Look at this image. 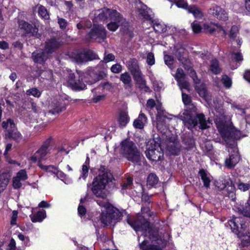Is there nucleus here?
Listing matches in <instances>:
<instances>
[{"label":"nucleus","instance_id":"nucleus-1","mask_svg":"<svg viewBox=\"0 0 250 250\" xmlns=\"http://www.w3.org/2000/svg\"><path fill=\"white\" fill-rule=\"evenodd\" d=\"M128 224L136 231L142 232L144 239L140 244L142 250H162L159 247L161 240L158 237L157 231L149 228L148 221L141 216L127 219ZM141 236L138 234V239Z\"/></svg>","mask_w":250,"mask_h":250},{"label":"nucleus","instance_id":"nucleus-2","mask_svg":"<svg viewBox=\"0 0 250 250\" xmlns=\"http://www.w3.org/2000/svg\"><path fill=\"white\" fill-rule=\"evenodd\" d=\"M217 128L221 136L228 145V151L229 155V157L225 160V166L229 169L232 168L239 162L240 159L234 140L237 138V132L234 128L228 127L224 124L218 125Z\"/></svg>","mask_w":250,"mask_h":250},{"label":"nucleus","instance_id":"nucleus-3","mask_svg":"<svg viewBox=\"0 0 250 250\" xmlns=\"http://www.w3.org/2000/svg\"><path fill=\"white\" fill-rule=\"evenodd\" d=\"M114 180L110 171L105 166H101L98 169V174L92 182V192L96 197L105 198L106 196V186Z\"/></svg>","mask_w":250,"mask_h":250},{"label":"nucleus","instance_id":"nucleus-4","mask_svg":"<svg viewBox=\"0 0 250 250\" xmlns=\"http://www.w3.org/2000/svg\"><path fill=\"white\" fill-rule=\"evenodd\" d=\"M181 120L188 129L198 126L199 129L208 128L209 122L202 113L197 114V108L192 103L186 105V109L181 116Z\"/></svg>","mask_w":250,"mask_h":250},{"label":"nucleus","instance_id":"nucleus-5","mask_svg":"<svg viewBox=\"0 0 250 250\" xmlns=\"http://www.w3.org/2000/svg\"><path fill=\"white\" fill-rule=\"evenodd\" d=\"M120 146L121 154L124 157L134 164H139L142 156L133 141L126 139L121 143Z\"/></svg>","mask_w":250,"mask_h":250},{"label":"nucleus","instance_id":"nucleus-6","mask_svg":"<svg viewBox=\"0 0 250 250\" xmlns=\"http://www.w3.org/2000/svg\"><path fill=\"white\" fill-rule=\"evenodd\" d=\"M228 224L232 231L237 234L238 237L241 239L240 245L242 247L250 245V233H243L239 230L240 226L242 229L245 227V221L243 217H233L228 221Z\"/></svg>","mask_w":250,"mask_h":250},{"label":"nucleus","instance_id":"nucleus-7","mask_svg":"<svg viewBox=\"0 0 250 250\" xmlns=\"http://www.w3.org/2000/svg\"><path fill=\"white\" fill-rule=\"evenodd\" d=\"M78 77H76L74 73L70 72L67 78L68 85L73 89L76 90H83L86 87L84 82L92 84L99 80L97 76L92 81L87 80V74L78 73Z\"/></svg>","mask_w":250,"mask_h":250},{"label":"nucleus","instance_id":"nucleus-8","mask_svg":"<svg viewBox=\"0 0 250 250\" xmlns=\"http://www.w3.org/2000/svg\"><path fill=\"white\" fill-rule=\"evenodd\" d=\"M147 158L152 162L160 161L163 157V151L160 143L153 140L146 151Z\"/></svg>","mask_w":250,"mask_h":250},{"label":"nucleus","instance_id":"nucleus-9","mask_svg":"<svg viewBox=\"0 0 250 250\" xmlns=\"http://www.w3.org/2000/svg\"><path fill=\"white\" fill-rule=\"evenodd\" d=\"M2 126L6 130L8 138L17 142H19L22 139V135L17 130L13 120L11 119H8L6 121H3L2 123Z\"/></svg>","mask_w":250,"mask_h":250},{"label":"nucleus","instance_id":"nucleus-10","mask_svg":"<svg viewBox=\"0 0 250 250\" xmlns=\"http://www.w3.org/2000/svg\"><path fill=\"white\" fill-rule=\"evenodd\" d=\"M112 16H115L117 18L119 17L118 12L116 10L104 8L98 10L95 13L93 21L94 22L104 21L105 20L109 19Z\"/></svg>","mask_w":250,"mask_h":250},{"label":"nucleus","instance_id":"nucleus-11","mask_svg":"<svg viewBox=\"0 0 250 250\" xmlns=\"http://www.w3.org/2000/svg\"><path fill=\"white\" fill-rule=\"evenodd\" d=\"M19 28L23 31L24 34L30 36L39 38L41 35L38 33V28L23 20L18 21Z\"/></svg>","mask_w":250,"mask_h":250},{"label":"nucleus","instance_id":"nucleus-12","mask_svg":"<svg viewBox=\"0 0 250 250\" xmlns=\"http://www.w3.org/2000/svg\"><path fill=\"white\" fill-rule=\"evenodd\" d=\"M50 143V139L46 140L40 149H38L34 155L31 157V160L33 162H36L37 161L40 162L42 159H43L49 152Z\"/></svg>","mask_w":250,"mask_h":250},{"label":"nucleus","instance_id":"nucleus-13","mask_svg":"<svg viewBox=\"0 0 250 250\" xmlns=\"http://www.w3.org/2000/svg\"><path fill=\"white\" fill-rule=\"evenodd\" d=\"M90 39L99 42L106 38V31L104 27L101 25H95L91 31L88 33Z\"/></svg>","mask_w":250,"mask_h":250},{"label":"nucleus","instance_id":"nucleus-14","mask_svg":"<svg viewBox=\"0 0 250 250\" xmlns=\"http://www.w3.org/2000/svg\"><path fill=\"white\" fill-rule=\"evenodd\" d=\"M157 114L156 116V126L159 130L163 128L165 124V119H172V118H169L167 116V113L164 110L160 104L156 105Z\"/></svg>","mask_w":250,"mask_h":250},{"label":"nucleus","instance_id":"nucleus-15","mask_svg":"<svg viewBox=\"0 0 250 250\" xmlns=\"http://www.w3.org/2000/svg\"><path fill=\"white\" fill-rule=\"evenodd\" d=\"M210 13L216 18L220 21H226L228 19L227 12L220 6L212 5L210 8Z\"/></svg>","mask_w":250,"mask_h":250},{"label":"nucleus","instance_id":"nucleus-16","mask_svg":"<svg viewBox=\"0 0 250 250\" xmlns=\"http://www.w3.org/2000/svg\"><path fill=\"white\" fill-rule=\"evenodd\" d=\"M126 66L132 75L133 78H139L140 76L142 75L138 62L136 59H132L130 60L127 62Z\"/></svg>","mask_w":250,"mask_h":250},{"label":"nucleus","instance_id":"nucleus-17","mask_svg":"<svg viewBox=\"0 0 250 250\" xmlns=\"http://www.w3.org/2000/svg\"><path fill=\"white\" fill-rule=\"evenodd\" d=\"M175 77L181 88L189 89V84L186 80V75L182 68L177 69Z\"/></svg>","mask_w":250,"mask_h":250},{"label":"nucleus","instance_id":"nucleus-18","mask_svg":"<svg viewBox=\"0 0 250 250\" xmlns=\"http://www.w3.org/2000/svg\"><path fill=\"white\" fill-rule=\"evenodd\" d=\"M167 149L172 155H178L181 150V146L175 137L170 138L167 144Z\"/></svg>","mask_w":250,"mask_h":250},{"label":"nucleus","instance_id":"nucleus-19","mask_svg":"<svg viewBox=\"0 0 250 250\" xmlns=\"http://www.w3.org/2000/svg\"><path fill=\"white\" fill-rule=\"evenodd\" d=\"M61 46V43L56 38H51L46 41L45 44V51L48 53L55 52Z\"/></svg>","mask_w":250,"mask_h":250},{"label":"nucleus","instance_id":"nucleus-20","mask_svg":"<svg viewBox=\"0 0 250 250\" xmlns=\"http://www.w3.org/2000/svg\"><path fill=\"white\" fill-rule=\"evenodd\" d=\"M32 58L35 63L42 64L48 59V53L42 49L37 50L32 53Z\"/></svg>","mask_w":250,"mask_h":250},{"label":"nucleus","instance_id":"nucleus-21","mask_svg":"<svg viewBox=\"0 0 250 250\" xmlns=\"http://www.w3.org/2000/svg\"><path fill=\"white\" fill-rule=\"evenodd\" d=\"M204 28L207 32L213 33L217 31L222 35L226 36L227 34L226 30L222 26L218 24H213L212 23H205L204 24Z\"/></svg>","mask_w":250,"mask_h":250},{"label":"nucleus","instance_id":"nucleus-22","mask_svg":"<svg viewBox=\"0 0 250 250\" xmlns=\"http://www.w3.org/2000/svg\"><path fill=\"white\" fill-rule=\"evenodd\" d=\"M107 210L109 215V219L108 221H106L107 222H112V224H115L121 219L122 214L117 208L111 206Z\"/></svg>","mask_w":250,"mask_h":250},{"label":"nucleus","instance_id":"nucleus-23","mask_svg":"<svg viewBox=\"0 0 250 250\" xmlns=\"http://www.w3.org/2000/svg\"><path fill=\"white\" fill-rule=\"evenodd\" d=\"M118 15L119 18L112 16L109 19L110 20V22L107 24V26L108 29L111 31H115L123 21V17L119 12Z\"/></svg>","mask_w":250,"mask_h":250},{"label":"nucleus","instance_id":"nucleus-24","mask_svg":"<svg viewBox=\"0 0 250 250\" xmlns=\"http://www.w3.org/2000/svg\"><path fill=\"white\" fill-rule=\"evenodd\" d=\"M120 80L124 83L125 89H130L132 86L130 75L128 72H125L120 75Z\"/></svg>","mask_w":250,"mask_h":250},{"label":"nucleus","instance_id":"nucleus-25","mask_svg":"<svg viewBox=\"0 0 250 250\" xmlns=\"http://www.w3.org/2000/svg\"><path fill=\"white\" fill-rule=\"evenodd\" d=\"M65 109V106L64 104L58 101L52 102L50 105L49 112L52 114L59 113Z\"/></svg>","mask_w":250,"mask_h":250},{"label":"nucleus","instance_id":"nucleus-26","mask_svg":"<svg viewBox=\"0 0 250 250\" xmlns=\"http://www.w3.org/2000/svg\"><path fill=\"white\" fill-rule=\"evenodd\" d=\"M147 118L144 113H140L139 117L133 123L134 126L136 128L142 129L144 125L146 123Z\"/></svg>","mask_w":250,"mask_h":250},{"label":"nucleus","instance_id":"nucleus-27","mask_svg":"<svg viewBox=\"0 0 250 250\" xmlns=\"http://www.w3.org/2000/svg\"><path fill=\"white\" fill-rule=\"evenodd\" d=\"M199 174L203 182L204 187L208 188L210 183L209 174L205 169H201L199 171Z\"/></svg>","mask_w":250,"mask_h":250},{"label":"nucleus","instance_id":"nucleus-28","mask_svg":"<svg viewBox=\"0 0 250 250\" xmlns=\"http://www.w3.org/2000/svg\"><path fill=\"white\" fill-rule=\"evenodd\" d=\"M9 181V175L8 173H3L0 174V192L4 190Z\"/></svg>","mask_w":250,"mask_h":250},{"label":"nucleus","instance_id":"nucleus-29","mask_svg":"<svg viewBox=\"0 0 250 250\" xmlns=\"http://www.w3.org/2000/svg\"><path fill=\"white\" fill-rule=\"evenodd\" d=\"M31 221L33 222H41L46 217V212L44 210L39 211L37 213L32 214L30 216Z\"/></svg>","mask_w":250,"mask_h":250},{"label":"nucleus","instance_id":"nucleus-30","mask_svg":"<svg viewBox=\"0 0 250 250\" xmlns=\"http://www.w3.org/2000/svg\"><path fill=\"white\" fill-rule=\"evenodd\" d=\"M129 118L128 116L127 112L125 111H121L119 114L118 122L120 125L122 126H125L128 123Z\"/></svg>","mask_w":250,"mask_h":250},{"label":"nucleus","instance_id":"nucleus-31","mask_svg":"<svg viewBox=\"0 0 250 250\" xmlns=\"http://www.w3.org/2000/svg\"><path fill=\"white\" fill-rule=\"evenodd\" d=\"M224 188H226V190L228 194V196L230 198L232 201H234L236 198L235 196V188L234 186L231 183L229 184V183L227 185H225Z\"/></svg>","mask_w":250,"mask_h":250},{"label":"nucleus","instance_id":"nucleus-32","mask_svg":"<svg viewBox=\"0 0 250 250\" xmlns=\"http://www.w3.org/2000/svg\"><path fill=\"white\" fill-rule=\"evenodd\" d=\"M210 70L215 74H218L220 73L221 69L219 66L218 61L217 60L214 59L211 61Z\"/></svg>","mask_w":250,"mask_h":250},{"label":"nucleus","instance_id":"nucleus-33","mask_svg":"<svg viewBox=\"0 0 250 250\" xmlns=\"http://www.w3.org/2000/svg\"><path fill=\"white\" fill-rule=\"evenodd\" d=\"M189 13H192L196 18H201L203 17V14L200 10L195 6H190L188 10Z\"/></svg>","mask_w":250,"mask_h":250},{"label":"nucleus","instance_id":"nucleus-34","mask_svg":"<svg viewBox=\"0 0 250 250\" xmlns=\"http://www.w3.org/2000/svg\"><path fill=\"white\" fill-rule=\"evenodd\" d=\"M159 179L156 174L150 173L149 174L147 179V184L148 185L153 187L155 186L158 182Z\"/></svg>","mask_w":250,"mask_h":250},{"label":"nucleus","instance_id":"nucleus-35","mask_svg":"<svg viewBox=\"0 0 250 250\" xmlns=\"http://www.w3.org/2000/svg\"><path fill=\"white\" fill-rule=\"evenodd\" d=\"M153 29L158 33H162L167 31V27L165 25L157 22L153 24Z\"/></svg>","mask_w":250,"mask_h":250},{"label":"nucleus","instance_id":"nucleus-36","mask_svg":"<svg viewBox=\"0 0 250 250\" xmlns=\"http://www.w3.org/2000/svg\"><path fill=\"white\" fill-rule=\"evenodd\" d=\"M38 14L42 18L48 19L49 18V13L46 8L42 5H40L38 7Z\"/></svg>","mask_w":250,"mask_h":250},{"label":"nucleus","instance_id":"nucleus-37","mask_svg":"<svg viewBox=\"0 0 250 250\" xmlns=\"http://www.w3.org/2000/svg\"><path fill=\"white\" fill-rule=\"evenodd\" d=\"M75 60L78 62H83L87 61L85 51L77 53Z\"/></svg>","mask_w":250,"mask_h":250},{"label":"nucleus","instance_id":"nucleus-38","mask_svg":"<svg viewBox=\"0 0 250 250\" xmlns=\"http://www.w3.org/2000/svg\"><path fill=\"white\" fill-rule=\"evenodd\" d=\"M240 211L243 215L250 217V200L248 201L245 204V207L240 208Z\"/></svg>","mask_w":250,"mask_h":250},{"label":"nucleus","instance_id":"nucleus-39","mask_svg":"<svg viewBox=\"0 0 250 250\" xmlns=\"http://www.w3.org/2000/svg\"><path fill=\"white\" fill-rule=\"evenodd\" d=\"M133 179L131 177H128L122 185L121 191L123 193H124V190L131 188L132 184Z\"/></svg>","mask_w":250,"mask_h":250},{"label":"nucleus","instance_id":"nucleus-40","mask_svg":"<svg viewBox=\"0 0 250 250\" xmlns=\"http://www.w3.org/2000/svg\"><path fill=\"white\" fill-rule=\"evenodd\" d=\"M26 94L28 96H33L39 98L41 96V93L37 88L34 87L27 90Z\"/></svg>","mask_w":250,"mask_h":250},{"label":"nucleus","instance_id":"nucleus-41","mask_svg":"<svg viewBox=\"0 0 250 250\" xmlns=\"http://www.w3.org/2000/svg\"><path fill=\"white\" fill-rule=\"evenodd\" d=\"M147 8L146 5H142L141 8L138 9L139 14L141 15L143 18L146 19L149 18V16L147 11Z\"/></svg>","mask_w":250,"mask_h":250},{"label":"nucleus","instance_id":"nucleus-42","mask_svg":"<svg viewBox=\"0 0 250 250\" xmlns=\"http://www.w3.org/2000/svg\"><path fill=\"white\" fill-rule=\"evenodd\" d=\"M221 82L223 83L224 86L227 88H230L231 86V80L227 75H225L222 76Z\"/></svg>","mask_w":250,"mask_h":250},{"label":"nucleus","instance_id":"nucleus-43","mask_svg":"<svg viewBox=\"0 0 250 250\" xmlns=\"http://www.w3.org/2000/svg\"><path fill=\"white\" fill-rule=\"evenodd\" d=\"M109 213L107 210H106V213L103 212L100 215V220L101 222L105 225L112 224V222H107L106 221L109 219Z\"/></svg>","mask_w":250,"mask_h":250},{"label":"nucleus","instance_id":"nucleus-44","mask_svg":"<svg viewBox=\"0 0 250 250\" xmlns=\"http://www.w3.org/2000/svg\"><path fill=\"white\" fill-rule=\"evenodd\" d=\"M38 166L41 169L45 170L47 171L51 172L53 173L54 171H57V168L54 166L52 165L45 166L41 163L40 162H39Z\"/></svg>","mask_w":250,"mask_h":250},{"label":"nucleus","instance_id":"nucleus-45","mask_svg":"<svg viewBox=\"0 0 250 250\" xmlns=\"http://www.w3.org/2000/svg\"><path fill=\"white\" fill-rule=\"evenodd\" d=\"M58 23L61 29L66 30L68 26L67 21L63 18H58Z\"/></svg>","mask_w":250,"mask_h":250},{"label":"nucleus","instance_id":"nucleus-46","mask_svg":"<svg viewBox=\"0 0 250 250\" xmlns=\"http://www.w3.org/2000/svg\"><path fill=\"white\" fill-rule=\"evenodd\" d=\"M89 165V159L87 158V159L85 162V164L83 165L82 167V177L84 179L87 176V174L88 172V165Z\"/></svg>","mask_w":250,"mask_h":250},{"label":"nucleus","instance_id":"nucleus-47","mask_svg":"<svg viewBox=\"0 0 250 250\" xmlns=\"http://www.w3.org/2000/svg\"><path fill=\"white\" fill-rule=\"evenodd\" d=\"M174 3L177 7L187 9V10L189 7L187 2L184 0H174Z\"/></svg>","mask_w":250,"mask_h":250},{"label":"nucleus","instance_id":"nucleus-48","mask_svg":"<svg viewBox=\"0 0 250 250\" xmlns=\"http://www.w3.org/2000/svg\"><path fill=\"white\" fill-rule=\"evenodd\" d=\"M85 52L86 54L87 61L98 59L97 55L93 51L91 50H85Z\"/></svg>","mask_w":250,"mask_h":250},{"label":"nucleus","instance_id":"nucleus-49","mask_svg":"<svg viewBox=\"0 0 250 250\" xmlns=\"http://www.w3.org/2000/svg\"><path fill=\"white\" fill-rule=\"evenodd\" d=\"M134 79L139 84V87L141 89H143V88H144L145 86L146 85V82L144 79H143L142 75L140 76L139 78H135Z\"/></svg>","mask_w":250,"mask_h":250},{"label":"nucleus","instance_id":"nucleus-50","mask_svg":"<svg viewBox=\"0 0 250 250\" xmlns=\"http://www.w3.org/2000/svg\"><path fill=\"white\" fill-rule=\"evenodd\" d=\"M21 181H25L27 179V174L26 172L24 169L20 170L17 174L16 176Z\"/></svg>","mask_w":250,"mask_h":250},{"label":"nucleus","instance_id":"nucleus-51","mask_svg":"<svg viewBox=\"0 0 250 250\" xmlns=\"http://www.w3.org/2000/svg\"><path fill=\"white\" fill-rule=\"evenodd\" d=\"M237 187L240 190L246 191L250 188V183H244L240 182L238 184Z\"/></svg>","mask_w":250,"mask_h":250},{"label":"nucleus","instance_id":"nucleus-52","mask_svg":"<svg viewBox=\"0 0 250 250\" xmlns=\"http://www.w3.org/2000/svg\"><path fill=\"white\" fill-rule=\"evenodd\" d=\"M111 71L115 74H118L122 70V66L119 63L113 65L110 68Z\"/></svg>","mask_w":250,"mask_h":250},{"label":"nucleus","instance_id":"nucleus-53","mask_svg":"<svg viewBox=\"0 0 250 250\" xmlns=\"http://www.w3.org/2000/svg\"><path fill=\"white\" fill-rule=\"evenodd\" d=\"M146 62L149 65H152L155 63L154 54L152 52H149L147 54Z\"/></svg>","mask_w":250,"mask_h":250},{"label":"nucleus","instance_id":"nucleus-54","mask_svg":"<svg viewBox=\"0 0 250 250\" xmlns=\"http://www.w3.org/2000/svg\"><path fill=\"white\" fill-rule=\"evenodd\" d=\"M191 27L193 31L195 33H199L202 29L201 26L196 21H195L192 23Z\"/></svg>","mask_w":250,"mask_h":250},{"label":"nucleus","instance_id":"nucleus-55","mask_svg":"<svg viewBox=\"0 0 250 250\" xmlns=\"http://www.w3.org/2000/svg\"><path fill=\"white\" fill-rule=\"evenodd\" d=\"M53 173L56 175L58 178L60 179L61 180L66 183L64 180L66 179V175L64 174L62 171L57 170V171H54Z\"/></svg>","mask_w":250,"mask_h":250},{"label":"nucleus","instance_id":"nucleus-56","mask_svg":"<svg viewBox=\"0 0 250 250\" xmlns=\"http://www.w3.org/2000/svg\"><path fill=\"white\" fill-rule=\"evenodd\" d=\"M238 32V27L236 26H232L230 31L229 37L232 39H235Z\"/></svg>","mask_w":250,"mask_h":250},{"label":"nucleus","instance_id":"nucleus-57","mask_svg":"<svg viewBox=\"0 0 250 250\" xmlns=\"http://www.w3.org/2000/svg\"><path fill=\"white\" fill-rule=\"evenodd\" d=\"M21 180L18 178L17 177H14L13 179V186L14 188L15 189H18L20 188L22 184L21 182Z\"/></svg>","mask_w":250,"mask_h":250},{"label":"nucleus","instance_id":"nucleus-58","mask_svg":"<svg viewBox=\"0 0 250 250\" xmlns=\"http://www.w3.org/2000/svg\"><path fill=\"white\" fill-rule=\"evenodd\" d=\"M97 204L101 207H104L107 210L111 206L106 201L103 200H98L97 201Z\"/></svg>","mask_w":250,"mask_h":250},{"label":"nucleus","instance_id":"nucleus-59","mask_svg":"<svg viewBox=\"0 0 250 250\" xmlns=\"http://www.w3.org/2000/svg\"><path fill=\"white\" fill-rule=\"evenodd\" d=\"M182 100L186 106L191 103L190 97L186 93H182Z\"/></svg>","mask_w":250,"mask_h":250},{"label":"nucleus","instance_id":"nucleus-60","mask_svg":"<svg viewBox=\"0 0 250 250\" xmlns=\"http://www.w3.org/2000/svg\"><path fill=\"white\" fill-rule=\"evenodd\" d=\"M164 60L165 63L169 67H170L173 63V58L171 56L165 55L164 56Z\"/></svg>","mask_w":250,"mask_h":250},{"label":"nucleus","instance_id":"nucleus-61","mask_svg":"<svg viewBox=\"0 0 250 250\" xmlns=\"http://www.w3.org/2000/svg\"><path fill=\"white\" fill-rule=\"evenodd\" d=\"M232 58L237 62L242 61L243 60L242 54L239 52L232 53Z\"/></svg>","mask_w":250,"mask_h":250},{"label":"nucleus","instance_id":"nucleus-62","mask_svg":"<svg viewBox=\"0 0 250 250\" xmlns=\"http://www.w3.org/2000/svg\"><path fill=\"white\" fill-rule=\"evenodd\" d=\"M16 242L14 239H11L8 245L7 246L6 250H15Z\"/></svg>","mask_w":250,"mask_h":250},{"label":"nucleus","instance_id":"nucleus-63","mask_svg":"<svg viewBox=\"0 0 250 250\" xmlns=\"http://www.w3.org/2000/svg\"><path fill=\"white\" fill-rule=\"evenodd\" d=\"M18 217V212L16 210H14L12 212V216L11 218V224L12 225H15L16 224V220Z\"/></svg>","mask_w":250,"mask_h":250},{"label":"nucleus","instance_id":"nucleus-64","mask_svg":"<svg viewBox=\"0 0 250 250\" xmlns=\"http://www.w3.org/2000/svg\"><path fill=\"white\" fill-rule=\"evenodd\" d=\"M155 102L152 99H150L147 101L146 106L152 109L155 106Z\"/></svg>","mask_w":250,"mask_h":250}]
</instances>
